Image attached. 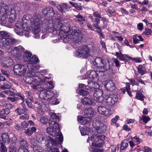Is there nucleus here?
Instances as JSON below:
<instances>
[{
	"label": "nucleus",
	"instance_id": "1",
	"mask_svg": "<svg viewBox=\"0 0 152 152\" xmlns=\"http://www.w3.org/2000/svg\"><path fill=\"white\" fill-rule=\"evenodd\" d=\"M49 115L53 118H50L49 121L50 125L52 128L48 127L46 130L47 132L53 136L56 137V140L59 142H62L63 137V135L59 130V126L53 119H58L59 114L51 112L49 113Z\"/></svg>",
	"mask_w": 152,
	"mask_h": 152
},
{
	"label": "nucleus",
	"instance_id": "2",
	"mask_svg": "<svg viewBox=\"0 0 152 152\" xmlns=\"http://www.w3.org/2000/svg\"><path fill=\"white\" fill-rule=\"evenodd\" d=\"M23 23L27 24L31 23L32 31L36 38L39 37V33L40 31L42 21L40 16L35 15L32 17L30 15H24L22 18Z\"/></svg>",
	"mask_w": 152,
	"mask_h": 152
},
{
	"label": "nucleus",
	"instance_id": "3",
	"mask_svg": "<svg viewBox=\"0 0 152 152\" xmlns=\"http://www.w3.org/2000/svg\"><path fill=\"white\" fill-rule=\"evenodd\" d=\"M40 92L39 97L41 99L39 102L35 101V103L36 107L39 109H43L48 105V102L56 94L55 92L51 91H47L46 89L40 90Z\"/></svg>",
	"mask_w": 152,
	"mask_h": 152
},
{
	"label": "nucleus",
	"instance_id": "4",
	"mask_svg": "<svg viewBox=\"0 0 152 152\" xmlns=\"http://www.w3.org/2000/svg\"><path fill=\"white\" fill-rule=\"evenodd\" d=\"M16 18L15 11L14 9H10L7 5H4L0 8V20L4 24L7 21L12 23Z\"/></svg>",
	"mask_w": 152,
	"mask_h": 152
},
{
	"label": "nucleus",
	"instance_id": "5",
	"mask_svg": "<svg viewBox=\"0 0 152 152\" xmlns=\"http://www.w3.org/2000/svg\"><path fill=\"white\" fill-rule=\"evenodd\" d=\"M93 64L96 67L101 70L99 72H101L107 71L113 65L112 61L104 57L96 58L93 62Z\"/></svg>",
	"mask_w": 152,
	"mask_h": 152
},
{
	"label": "nucleus",
	"instance_id": "6",
	"mask_svg": "<svg viewBox=\"0 0 152 152\" xmlns=\"http://www.w3.org/2000/svg\"><path fill=\"white\" fill-rule=\"evenodd\" d=\"M91 49L87 46L83 45L78 47L75 53L76 57L86 59L91 55Z\"/></svg>",
	"mask_w": 152,
	"mask_h": 152
},
{
	"label": "nucleus",
	"instance_id": "7",
	"mask_svg": "<svg viewBox=\"0 0 152 152\" xmlns=\"http://www.w3.org/2000/svg\"><path fill=\"white\" fill-rule=\"evenodd\" d=\"M69 34L68 41L72 42L75 43L80 42L83 38L82 32L79 29H72L69 31Z\"/></svg>",
	"mask_w": 152,
	"mask_h": 152
},
{
	"label": "nucleus",
	"instance_id": "8",
	"mask_svg": "<svg viewBox=\"0 0 152 152\" xmlns=\"http://www.w3.org/2000/svg\"><path fill=\"white\" fill-rule=\"evenodd\" d=\"M24 50V49L20 45L16 47H11L8 51L11 53L13 56L19 57L20 56L22 52Z\"/></svg>",
	"mask_w": 152,
	"mask_h": 152
},
{
	"label": "nucleus",
	"instance_id": "9",
	"mask_svg": "<svg viewBox=\"0 0 152 152\" xmlns=\"http://www.w3.org/2000/svg\"><path fill=\"white\" fill-rule=\"evenodd\" d=\"M118 100V97L116 95L111 94L105 99V101L108 105L112 106L115 104Z\"/></svg>",
	"mask_w": 152,
	"mask_h": 152
},
{
	"label": "nucleus",
	"instance_id": "10",
	"mask_svg": "<svg viewBox=\"0 0 152 152\" xmlns=\"http://www.w3.org/2000/svg\"><path fill=\"white\" fill-rule=\"evenodd\" d=\"M19 141L20 146L18 152H29L27 150L28 145L26 141L23 138H20Z\"/></svg>",
	"mask_w": 152,
	"mask_h": 152
},
{
	"label": "nucleus",
	"instance_id": "11",
	"mask_svg": "<svg viewBox=\"0 0 152 152\" xmlns=\"http://www.w3.org/2000/svg\"><path fill=\"white\" fill-rule=\"evenodd\" d=\"M47 139L49 141V142L47 145V146H50V149L49 151L48 152H59L58 149L53 148L50 145V143L52 145H55L56 142L54 140L50 137H48ZM62 152H68V151L66 149L63 150Z\"/></svg>",
	"mask_w": 152,
	"mask_h": 152
},
{
	"label": "nucleus",
	"instance_id": "12",
	"mask_svg": "<svg viewBox=\"0 0 152 152\" xmlns=\"http://www.w3.org/2000/svg\"><path fill=\"white\" fill-rule=\"evenodd\" d=\"M91 137L92 141L99 142L98 143H101L102 144L103 143V141L105 139V136L99 134H93Z\"/></svg>",
	"mask_w": 152,
	"mask_h": 152
},
{
	"label": "nucleus",
	"instance_id": "13",
	"mask_svg": "<svg viewBox=\"0 0 152 152\" xmlns=\"http://www.w3.org/2000/svg\"><path fill=\"white\" fill-rule=\"evenodd\" d=\"M28 83L31 85V86L34 89H37L41 88L42 82L39 78H36L35 80L31 79V80H30Z\"/></svg>",
	"mask_w": 152,
	"mask_h": 152
},
{
	"label": "nucleus",
	"instance_id": "14",
	"mask_svg": "<svg viewBox=\"0 0 152 152\" xmlns=\"http://www.w3.org/2000/svg\"><path fill=\"white\" fill-rule=\"evenodd\" d=\"M2 65L5 67H8L12 66L13 64L12 60L10 57H4L1 59Z\"/></svg>",
	"mask_w": 152,
	"mask_h": 152
},
{
	"label": "nucleus",
	"instance_id": "15",
	"mask_svg": "<svg viewBox=\"0 0 152 152\" xmlns=\"http://www.w3.org/2000/svg\"><path fill=\"white\" fill-rule=\"evenodd\" d=\"M98 111L99 113L107 116H109L111 114V112L106 107L101 106L98 108Z\"/></svg>",
	"mask_w": 152,
	"mask_h": 152
},
{
	"label": "nucleus",
	"instance_id": "16",
	"mask_svg": "<svg viewBox=\"0 0 152 152\" xmlns=\"http://www.w3.org/2000/svg\"><path fill=\"white\" fill-rule=\"evenodd\" d=\"M102 95V90L98 89H96L94 94V99L99 102H101L103 99Z\"/></svg>",
	"mask_w": 152,
	"mask_h": 152
},
{
	"label": "nucleus",
	"instance_id": "17",
	"mask_svg": "<svg viewBox=\"0 0 152 152\" xmlns=\"http://www.w3.org/2000/svg\"><path fill=\"white\" fill-rule=\"evenodd\" d=\"M42 12L44 15H48L51 17L54 16L55 14L53 9L51 7H48L42 10Z\"/></svg>",
	"mask_w": 152,
	"mask_h": 152
},
{
	"label": "nucleus",
	"instance_id": "18",
	"mask_svg": "<svg viewBox=\"0 0 152 152\" xmlns=\"http://www.w3.org/2000/svg\"><path fill=\"white\" fill-rule=\"evenodd\" d=\"M84 113L87 116L91 118L96 115V113L94 109L92 108H88L84 110Z\"/></svg>",
	"mask_w": 152,
	"mask_h": 152
},
{
	"label": "nucleus",
	"instance_id": "19",
	"mask_svg": "<svg viewBox=\"0 0 152 152\" xmlns=\"http://www.w3.org/2000/svg\"><path fill=\"white\" fill-rule=\"evenodd\" d=\"M2 43L4 45H10L17 43L18 41L14 38H6L3 40Z\"/></svg>",
	"mask_w": 152,
	"mask_h": 152
},
{
	"label": "nucleus",
	"instance_id": "20",
	"mask_svg": "<svg viewBox=\"0 0 152 152\" xmlns=\"http://www.w3.org/2000/svg\"><path fill=\"white\" fill-rule=\"evenodd\" d=\"M104 86L106 89L110 91H113L115 89V84L111 80L107 82Z\"/></svg>",
	"mask_w": 152,
	"mask_h": 152
},
{
	"label": "nucleus",
	"instance_id": "21",
	"mask_svg": "<svg viewBox=\"0 0 152 152\" xmlns=\"http://www.w3.org/2000/svg\"><path fill=\"white\" fill-rule=\"evenodd\" d=\"M91 118L88 116L83 117L82 116L78 117V120L79 122L81 124L85 125L89 123Z\"/></svg>",
	"mask_w": 152,
	"mask_h": 152
},
{
	"label": "nucleus",
	"instance_id": "22",
	"mask_svg": "<svg viewBox=\"0 0 152 152\" xmlns=\"http://www.w3.org/2000/svg\"><path fill=\"white\" fill-rule=\"evenodd\" d=\"M21 64H18L15 65L13 68L15 73L17 75L19 76L23 75V71H22L20 70Z\"/></svg>",
	"mask_w": 152,
	"mask_h": 152
},
{
	"label": "nucleus",
	"instance_id": "23",
	"mask_svg": "<svg viewBox=\"0 0 152 152\" xmlns=\"http://www.w3.org/2000/svg\"><path fill=\"white\" fill-rule=\"evenodd\" d=\"M10 113V110L7 109H3L0 111V118L4 120H7V115Z\"/></svg>",
	"mask_w": 152,
	"mask_h": 152
},
{
	"label": "nucleus",
	"instance_id": "24",
	"mask_svg": "<svg viewBox=\"0 0 152 152\" xmlns=\"http://www.w3.org/2000/svg\"><path fill=\"white\" fill-rule=\"evenodd\" d=\"M81 102L83 104L87 105H94L95 104L92 99L88 97L83 98L81 100Z\"/></svg>",
	"mask_w": 152,
	"mask_h": 152
},
{
	"label": "nucleus",
	"instance_id": "25",
	"mask_svg": "<svg viewBox=\"0 0 152 152\" xmlns=\"http://www.w3.org/2000/svg\"><path fill=\"white\" fill-rule=\"evenodd\" d=\"M115 55L119 60L122 61H125L126 60V57H127L129 59L131 58V57L127 55L123 54L120 51L119 52H116Z\"/></svg>",
	"mask_w": 152,
	"mask_h": 152
},
{
	"label": "nucleus",
	"instance_id": "26",
	"mask_svg": "<svg viewBox=\"0 0 152 152\" xmlns=\"http://www.w3.org/2000/svg\"><path fill=\"white\" fill-rule=\"evenodd\" d=\"M68 4L66 3H64L61 4H57L56 7L61 12L64 13L65 12V9L68 8Z\"/></svg>",
	"mask_w": 152,
	"mask_h": 152
},
{
	"label": "nucleus",
	"instance_id": "27",
	"mask_svg": "<svg viewBox=\"0 0 152 152\" xmlns=\"http://www.w3.org/2000/svg\"><path fill=\"white\" fill-rule=\"evenodd\" d=\"M36 74L34 72H29L27 73V77L26 79V80L28 83L30 80H31V79L35 80L36 78L38 79V77L36 76Z\"/></svg>",
	"mask_w": 152,
	"mask_h": 152
},
{
	"label": "nucleus",
	"instance_id": "28",
	"mask_svg": "<svg viewBox=\"0 0 152 152\" xmlns=\"http://www.w3.org/2000/svg\"><path fill=\"white\" fill-rule=\"evenodd\" d=\"M58 95L57 92H56V94L48 102L53 105H56L59 103V101L58 99L57 98L58 96Z\"/></svg>",
	"mask_w": 152,
	"mask_h": 152
},
{
	"label": "nucleus",
	"instance_id": "29",
	"mask_svg": "<svg viewBox=\"0 0 152 152\" xmlns=\"http://www.w3.org/2000/svg\"><path fill=\"white\" fill-rule=\"evenodd\" d=\"M62 21L60 20L59 19H57L56 23L53 25L54 28L55 29L58 30V31H59L63 25Z\"/></svg>",
	"mask_w": 152,
	"mask_h": 152
},
{
	"label": "nucleus",
	"instance_id": "30",
	"mask_svg": "<svg viewBox=\"0 0 152 152\" xmlns=\"http://www.w3.org/2000/svg\"><path fill=\"white\" fill-rule=\"evenodd\" d=\"M138 72L142 75L146 73V69L144 64L139 65L137 68Z\"/></svg>",
	"mask_w": 152,
	"mask_h": 152
},
{
	"label": "nucleus",
	"instance_id": "31",
	"mask_svg": "<svg viewBox=\"0 0 152 152\" xmlns=\"http://www.w3.org/2000/svg\"><path fill=\"white\" fill-rule=\"evenodd\" d=\"M97 132L99 133H102L104 132L106 130V126L105 125L100 124L99 126L97 127L96 128Z\"/></svg>",
	"mask_w": 152,
	"mask_h": 152
},
{
	"label": "nucleus",
	"instance_id": "32",
	"mask_svg": "<svg viewBox=\"0 0 152 152\" xmlns=\"http://www.w3.org/2000/svg\"><path fill=\"white\" fill-rule=\"evenodd\" d=\"M80 131L82 135H85L88 134L91 129L88 127H82L80 129Z\"/></svg>",
	"mask_w": 152,
	"mask_h": 152
},
{
	"label": "nucleus",
	"instance_id": "33",
	"mask_svg": "<svg viewBox=\"0 0 152 152\" xmlns=\"http://www.w3.org/2000/svg\"><path fill=\"white\" fill-rule=\"evenodd\" d=\"M36 130V128L34 127L28 128L25 130V133L27 135L30 136L32 134L33 132H35Z\"/></svg>",
	"mask_w": 152,
	"mask_h": 152
},
{
	"label": "nucleus",
	"instance_id": "34",
	"mask_svg": "<svg viewBox=\"0 0 152 152\" xmlns=\"http://www.w3.org/2000/svg\"><path fill=\"white\" fill-rule=\"evenodd\" d=\"M98 71H92L90 73L88 76V77L90 78L91 80H92L95 78H96L98 76L97 73Z\"/></svg>",
	"mask_w": 152,
	"mask_h": 152
},
{
	"label": "nucleus",
	"instance_id": "35",
	"mask_svg": "<svg viewBox=\"0 0 152 152\" xmlns=\"http://www.w3.org/2000/svg\"><path fill=\"white\" fill-rule=\"evenodd\" d=\"M44 27V28L46 29V31L47 33L52 32L53 29L54 28L53 23L50 22L48 23L47 26L45 27V26H43L42 27Z\"/></svg>",
	"mask_w": 152,
	"mask_h": 152
},
{
	"label": "nucleus",
	"instance_id": "36",
	"mask_svg": "<svg viewBox=\"0 0 152 152\" xmlns=\"http://www.w3.org/2000/svg\"><path fill=\"white\" fill-rule=\"evenodd\" d=\"M12 84L10 83L7 81L0 86V88L2 90L9 89L12 87Z\"/></svg>",
	"mask_w": 152,
	"mask_h": 152
},
{
	"label": "nucleus",
	"instance_id": "37",
	"mask_svg": "<svg viewBox=\"0 0 152 152\" xmlns=\"http://www.w3.org/2000/svg\"><path fill=\"white\" fill-rule=\"evenodd\" d=\"M38 61V58L35 56H33L31 57L29 59V60H28L27 62L28 63L33 64H36Z\"/></svg>",
	"mask_w": 152,
	"mask_h": 152
},
{
	"label": "nucleus",
	"instance_id": "38",
	"mask_svg": "<svg viewBox=\"0 0 152 152\" xmlns=\"http://www.w3.org/2000/svg\"><path fill=\"white\" fill-rule=\"evenodd\" d=\"M16 91L13 88L3 91L4 94L10 96H14L15 95Z\"/></svg>",
	"mask_w": 152,
	"mask_h": 152
},
{
	"label": "nucleus",
	"instance_id": "39",
	"mask_svg": "<svg viewBox=\"0 0 152 152\" xmlns=\"http://www.w3.org/2000/svg\"><path fill=\"white\" fill-rule=\"evenodd\" d=\"M2 140L5 144H8L10 142L9 136L5 133H3L1 136Z\"/></svg>",
	"mask_w": 152,
	"mask_h": 152
},
{
	"label": "nucleus",
	"instance_id": "40",
	"mask_svg": "<svg viewBox=\"0 0 152 152\" xmlns=\"http://www.w3.org/2000/svg\"><path fill=\"white\" fill-rule=\"evenodd\" d=\"M142 91L141 90L137 91L136 95V97L137 99L141 101L143 100L144 97L142 94Z\"/></svg>",
	"mask_w": 152,
	"mask_h": 152
},
{
	"label": "nucleus",
	"instance_id": "41",
	"mask_svg": "<svg viewBox=\"0 0 152 152\" xmlns=\"http://www.w3.org/2000/svg\"><path fill=\"white\" fill-rule=\"evenodd\" d=\"M59 35L61 38L65 39L68 38V36L69 35L68 31H60L59 32Z\"/></svg>",
	"mask_w": 152,
	"mask_h": 152
},
{
	"label": "nucleus",
	"instance_id": "42",
	"mask_svg": "<svg viewBox=\"0 0 152 152\" xmlns=\"http://www.w3.org/2000/svg\"><path fill=\"white\" fill-rule=\"evenodd\" d=\"M37 140L40 143H43L45 140V138L42 134H38L37 137Z\"/></svg>",
	"mask_w": 152,
	"mask_h": 152
},
{
	"label": "nucleus",
	"instance_id": "43",
	"mask_svg": "<svg viewBox=\"0 0 152 152\" xmlns=\"http://www.w3.org/2000/svg\"><path fill=\"white\" fill-rule=\"evenodd\" d=\"M33 149L34 152H46L42 147L38 146H34Z\"/></svg>",
	"mask_w": 152,
	"mask_h": 152
},
{
	"label": "nucleus",
	"instance_id": "44",
	"mask_svg": "<svg viewBox=\"0 0 152 152\" xmlns=\"http://www.w3.org/2000/svg\"><path fill=\"white\" fill-rule=\"evenodd\" d=\"M54 83L53 81H50L48 82L47 85H45L44 88H42V89H46L47 90L48 89L53 88L54 87Z\"/></svg>",
	"mask_w": 152,
	"mask_h": 152
},
{
	"label": "nucleus",
	"instance_id": "45",
	"mask_svg": "<svg viewBox=\"0 0 152 152\" xmlns=\"http://www.w3.org/2000/svg\"><path fill=\"white\" fill-rule=\"evenodd\" d=\"M32 54L30 52L26 51L25 53L23 58L25 61H27L29 60V59L31 57Z\"/></svg>",
	"mask_w": 152,
	"mask_h": 152
},
{
	"label": "nucleus",
	"instance_id": "46",
	"mask_svg": "<svg viewBox=\"0 0 152 152\" xmlns=\"http://www.w3.org/2000/svg\"><path fill=\"white\" fill-rule=\"evenodd\" d=\"M128 146V143L126 141H124L122 142L121 146V152L126 148Z\"/></svg>",
	"mask_w": 152,
	"mask_h": 152
},
{
	"label": "nucleus",
	"instance_id": "47",
	"mask_svg": "<svg viewBox=\"0 0 152 152\" xmlns=\"http://www.w3.org/2000/svg\"><path fill=\"white\" fill-rule=\"evenodd\" d=\"M8 36L7 33L4 31H0V39L2 40H4Z\"/></svg>",
	"mask_w": 152,
	"mask_h": 152
},
{
	"label": "nucleus",
	"instance_id": "48",
	"mask_svg": "<svg viewBox=\"0 0 152 152\" xmlns=\"http://www.w3.org/2000/svg\"><path fill=\"white\" fill-rule=\"evenodd\" d=\"M97 84L94 82H89L88 84V87L91 88H95L97 87Z\"/></svg>",
	"mask_w": 152,
	"mask_h": 152
},
{
	"label": "nucleus",
	"instance_id": "49",
	"mask_svg": "<svg viewBox=\"0 0 152 152\" xmlns=\"http://www.w3.org/2000/svg\"><path fill=\"white\" fill-rule=\"evenodd\" d=\"M141 119L142 120L143 122L146 124L148 121H150V118L148 116L143 115L141 117Z\"/></svg>",
	"mask_w": 152,
	"mask_h": 152
},
{
	"label": "nucleus",
	"instance_id": "50",
	"mask_svg": "<svg viewBox=\"0 0 152 152\" xmlns=\"http://www.w3.org/2000/svg\"><path fill=\"white\" fill-rule=\"evenodd\" d=\"M119 116L118 115H116L115 117L112 118L111 121V124L113 125H115L118 119L119 118Z\"/></svg>",
	"mask_w": 152,
	"mask_h": 152
},
{
	"label": "nucleus",
	"instance_id": "51",
	"mask_svg": "<svg viewBox=\"0 0 152 152\" xmlns=\"http://www.w3.org/2000/svg\"><path fill=\"white\" fill-rule=\"evenodd\" d=\"M28 124L26 121H24L21 123V126L22 129H25L28 127Z\"/></svg>",
	"mask_w": 152,
	"mask_h": 152
},
{
	"label": "nucleus",
	"instance_id": "52",
	"mask_svg": "<svg viewBox=\"0 0 152 152\" xmlns=\"http://www.w3.org/2000/svg\"><path fill=\"white\" fill-rule=\"evenodd\" d=\"M132 139L134 142H136L137 144H139L142 141V140L141 139H140L136 136H135Z\"/></svg>",
	"mask_w": 152,
	"mask_h": 152
},
{
	"label": "nucleus",
	"instance_id": "53",
	"mask_svg": "<svg viewBox=\"0 0 152 152\" xmlns=\"http://www.w3.org/2000/svg\"><path fill=\"white\" fill-rule=\"evenodd\" d=\"M7 99L12 102H14L15 101H18L19 99V98L17 97H8L7 98Z\"/></svg>",
	"mask_w": 152,
	"mask_h": 152
},
{
	"label": "nucleus",
	"instance_id": "54",
	"mask_svg": "<svg viewBox=\"0 0 152 152\" xmlns=\"http://www.w3.org/2000/svg\"><path fill=\"white\" fill-rule=\"evenodd\" d=\"M130 59L132 61H134L136 62L140 63L142 61V59L140 58H132L131 57Z\"/></svg>",
	"mask_w": 152,
	"mask_h": 152
},
{
	"label": "nucleus",
	"instance_id": "55",
	"mask_svg": "<svg viewBox=\"0 0 152 152\" xmlns=\"http://www.w3.org/2000/svg\"><path fill=\"white\" fill-rule=\"evenodd\" d=\"M40 121L43 124H46L48 121V119L45 116H42L41 118Z\"/></svg>",
	"mask_w": 152,
	"mask_h": 152
},
{
	"label": "nucleus",
	"instance_id": "56",
	"mask_svg": "<svg viewBox=\"0 0 152 152\" xmlns=\"http://www.w3.org/2000/svg\"><path fill=\"white\" fill-rule=\"evenodd\" d=\"M8 120L7 121H4V124L6 125L10 126L11 125L12 123V120L11 118L9 119H7Z\"/></svg>",
	"mask_w": 152,
	"mask_h": 152
},
{
	"label": "nucleus",
	"instance_id": "57",
	"mask_svg": "<svg viewBox=\"0 0 152 152\" xmlns=\"http://www.w3.org/2000/svg\"><path fill=\"white\" fill-rule=\"evenodd\" d=\"M29 116L27 114H25L23 115H20L19 118L23 120H28L29 119Z\"/></svg>",
	"mask_w": 152,
	"mask_h": 152
},
{
	"label": "nucleus",
	"instance_id": "58",
	"mask_svg": "<svg viewBox=\"0 0 152 152\" xmlns=\"http://www.w3.org/2000/svg\"><path fill=\"white\" fill-rule=\"evenodd\" d=\"M75 17H76V18L80 19V20H78V21L79 22H80L82 20L83 21H85V18L82 16V15H81L79 14H78L77 15H76Z\"/></svg>",
	"mask_w": 152,
	"mask_h": 152
},
{
	"label": "nucleus",
	"instance_id": "59",
	"mask_svg": "<svg viewBox=\"0 0 152 152\" xmlns=\"http://www.w3.org/2000/svg\"><path fill=\"white\" fill-rule=\"evenodd\" d=\"M1 149L0 150L2 152H7V150L6 147L3 145L2 143H0Z\"/></svg>",
	"mask_w": 152,
	"mask_h": 152
},
{
	"label": "nucleus",
	"instance_id": "60",
	"mask_svg": "<svg viewBox=\"0 0 152 152\" xmlns=\"http://www.w3.org/2000/svg\"><path fill=\"white\" fill-rule=\"evenodd\" d=\"M71 29H70V28L69 27L66 26L64 25H63L60 31H68V33H69V31Z\"/></svg>",
	"mask_w": 152,
	"mask_h": 152
},
{
	"label": "nucleus",
	"instance_id": "61",
	"mask_svg": "<svg viewBox=\"0 0 152 152\" xmlns=\"http://www.w3.org/2000/svg\"><path fill=\"white\" fill-rule=\"evenodd\" d=\"M24 24L23 25V26H22L21 24H20L19 22L15 24V28H18V29L21 30L22 29V28H25V26H24Z\"/></svg>",
	"mask_w": 152,
	"mask_h": 152
},
{
	"label": "nucleus",
	"instance_id": "62",
	"mask_svg": "<svg viewBox=\"0 0 152 152\" xmlns=\"http://www.w3.org/2000/svg\"><path fill=\"white\" fill-rule=\"evenodd\" d=\"M27 66H25L23 65H21V67H20L21 70L22 71H23V75L26 73V71L27 70Z\"/></svg>",
	"mask_w": 152,
	"mask_h": 152
},
{
	"label": "nucleus",
	"instance_id": "63",
	"mask_svg": "<svg viewBox=\"0 0 152 152\" xmlns=\"http://www.w3.org/2000/svg\"><path fill=\"white\" fill-rule=\"evenodd\" d=\"M16 111L18 113L19 115H21L23 113L25 112L24 110L19 107L18 108L16 109Z\"/></svg>",
	"mask_w": 152,
	"mask_h": 152
},
{
	"label": "nucleus",
	"instance_id": "64",
	"mask_svg": "<svg viewBox=\"0 0 152 152\" xmlns=\"http://www.w3.org/2000/svg\"><path fill=\"white\" fill-rule=\"evenodd\" d=\"M4 107L6 108L5 109H7L10 110V109L12 107L13 105L10 104H6L4 105Z\"/></svg>",
	"mask_w": 152,
	"mask_h": 152
}]
</instances>
